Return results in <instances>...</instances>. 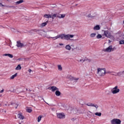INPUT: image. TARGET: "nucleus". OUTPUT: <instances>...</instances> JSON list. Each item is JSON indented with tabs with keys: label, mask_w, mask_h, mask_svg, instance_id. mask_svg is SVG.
<instances>
[{
	"label": "nucleus",
	"mask_w": 124,
	"mask_h": 124,
	"mask_svg": "<svg viewBox=\"0 0 124 124\" xmlns=\"http://www.w3.org/2000/svg\"><path fill=\"white\" fill-rule=\"evenodd\" d=\"M73 37H74V35H70L69 34H61L55 37H49V38H51L52 39H54V40L58 39V38L64 39L65 40H70V38H73Z\"/></svg>",
	"instance_id": "nucleus-1"
},
{
	"label": "nucleus",
	"mask_w": 124,
	"mask_h": 124,
	"mask_svg": "<svg viewBox=\"0 0 124 124\" xmlns=\"http://www.w3.org/2000/svg\"><path fill=\"white\" fill-rule=\"evenodd\" d=\"M102 31L104 32L103 35H104V36H106V37L108 38H110L111 40H115V37L114 36L112 35V33H111L110 31L108 30H103Z\"/></svg>",
	"instance_id": "nucleus-2"
},
{
	"label": "nucleus",
	"mask_w": 124,
	"mask_h": 124,
	"mask_svg": "<svg viewBox=\"0 0 124 124\" xmlns=\"http://www.w3.org/2000/svg\"><path fill=\"white\" fill-rule=\"evenodd\" d=\"M97 73L99 76H104L106 74V70L105 68H98Z\"/></svg>",
	"instance_id": "nucleus-3"
},
{
	"label": "nucleus",
	"mask_w": 124,
	"mask_h": 124,
	"mask_svg": "<svg viewBox=\"0 0 124 124\" xmlns=\"http://www.w3.org/2000/svg\"><path fill=\"white\" fill-rule=\"evenodd\" d=\"M111 124H122V121L119 119L114 118L111 120L110 121Z\"/></svg>",
	"instance_id": "nucleus-4"
},
{
	"label": "nucleus",
	"mask_w": 124,
	"mask_h": 124,
	"mask_svg": "<svg viewBox=\"0 0 124 124\" xmlns=\"http://www.w3.org/2000/svg\"><path fill=\"white\" fill-rule=\"evenodd\" d=\"M111 92L113 94H116L118 93H120V89H118V86H116L115 87L111 90Z\"/></svg>",
	"instance_id": "nucleus-5"
},
{
	"label": "nucleus",
	"mask_w": 124,
	"mask_h": 124,
	"mask_svg": "<svg viewBox=\"0 0 124 124\" xmlns=\"http://www.w3.org/2000/svg\"><path fill=\"white\" fill-rule=\"evenodd\" d=\"M114 50H116V48H112V46H110L107 48H105L103 49L104 52H108V53H110V52H112V51H114Z\"/></svg>",
	"instance_id": "nucleus-6"
},
{
	"label": "nucleus",
	"mask_w": 124,
	"mask_h": 124,
	"mask_svg": "<svg viewBox=\"0 0 124 124\" xmlns=\"http://www.w3.org/2000/svg\"><path fill=\"white\" fill-rule=\"evenodd\" d=\"M57 118H58V119H60L61 120L65 119V115L63 113H57Z\"/></svg>",
	"instance_id": "nucleus-7"
},
{
	"label": "nucleus",
	"mask_w": 124,
	"mask_h": 124,
	"mask_svg": "<svg viewBox=\"0 0 124 124\" xmlns=\"http://www.w3.org/2000/svg\"><path fill=\"white\" fill-rule=\"evenodd\" d=\"M68 79H69V80L70 81H74V82H77V81H78L79 80V78H74L71 76H68Z\"/></svg>",
	"instance_id": "nucleus-8"
},
{
	"label": "nucleus",
	"mask_w": 124,
	"mask_h": 124,
	"mask_svg": "<svg viewBox=\"0 0 124 124\" xmlns=\"http://www.w3.org/2000/svg\"><path fill=\"white\" fill-rule=\"evenodd\" d=\"M16 46L17 47L22 48V47H25L24 44L21 43V42H16Z\"/></svg>",
	"instance_id": "nucleus-9"
},
{
	"label": "nucleus",
	"mask_w": 124,
	"mask_h": 124,
	"mask_svg": "<svg viewBox=\"0 0 124 124\" xmlns=\"http://www.w3.org/2000/svg\"><path fill=\"white\" fill-rule=\"evenodd\" d=\"M86 105L87 106H90V107H95L96 108V109H97V108H98V106L97 105H95L93 103H89V104H87Z\"/></svg>",
	"instance_id": "nucleus-10"
},
{
	"label": "nucleus",
	"mask_w": 124,
	"mask_h": 124,
	"mask_svg": "<svg viewBox=\"0 0 124 124\" xmlns=\"http://www.w3.org/2000/svg\"><path fill=\"white\" fill-rule=\"evenodd\" d=\"M50 90H51L52 92H55L56 91L59 90V89L57 88L56 86H51L50 88Z\"/></svg>",
	"instance_id": "nucleus-11"
},
{
	"label": "nucleus",
	"mask_w": 124,
	"mask_h": 124,
	"mask_svg": "<svg viewBox=\"0 0 124 124\" xmlns=\"http://www.w3.org/2000/svg\"><path fill=\"white\" fill-rule=\"evenodd\" d=\"M17 116L18 118L20 120H24V119H25V116H24V115H22L21 114L19 113L17 115Z\"/></svg>",
	"instance_id": "nucleus-12"
},
{
	"label": "nucleus",
	"mask_w": 124,
	"mask_h": 124,
	"mask_svg": "<svg viewBox=\"0 0 124 124\" xmlns=\"http://www.w3.org/2000/svg\"><path fill=\"white\" fill-rule=\"evenodd\" d=\"M85 16L88 18H93V17H94V16L92 15V14H89L88 15L87 14H85Z\"/></svg>",
	"instance_id": "nucleus-13"
},
{
	"label": "nucleus",
	"mask_w": 124,
	"mask_h": 124,
	"mask_svg": "<svg viewBox=\"0 0 124 124\" xmlns=\"http://www.w3.org/2000/svg\"><path fill=\"white\" fill-rule=\"evenodd\" d=\"M71 113H73V114H77V113H78V109L77 108L73 109L71 110Z\"/></svg>",
	"instance_id": "nucleus-14"
},
{
	"label": "nucleus",
	"mask_w": 124,
	"mask_h": 124,
	"mask_svg": "<svg viewBox=\"0 0 124 124\" xmlns=\"http://www.w3.org/2000/svg\"><path fill=\"white\" fill-rule=\"evenodd\" d=\"M44 17L45 18H46L47 19H49L50 18H52V15H48V14H46L44 16Z\"/></svg>",
	"instance_id": "nucleus-15"
},
{
	"label": "nucleus",
	"mask_w": 124,
	"mask_h": 124,
	"mask_svg": "<svg viewBox=\"0 0 124 124\" xmlns=\"http://www.w3.org/2000/svg\"><path fill=\"white\" fill-rule=\"evenodd\" d=\"M65 48L66 50H67L68 51H70L71 50V46H70V45H67L65 46Z\"/></svg>",
	"instance_id": "nucleus-16"
},
{
	"label": "nucleus",
	"mask_w": 124,
	"mask_h": 124,
	"mask_svg": "<svg viewBox=\"0 0 124 124\" xmlns=\"http://www.w3.org/2000/svg\"><path fill=\"white\" fill-rule=\"evenodd\" d=\"M93 30L94 31H98L100 30V27H99V25H96V26L94 27Z\"/></svg>",
	"instance_id": "nucleus-17"
},
{
	"label": "nucleus",
	"mask_w": 124,
	"mask_h": 124,
	"mask_svg": "<svg viewBox=\"0 0 124 124\" xmlns=\"http://www.w3.org/2000/svg\"><path fill=\"white\" fill-rule=\"evenodd\" d=\"M56 17L59 18V15L58 14H54L52 16L51 15L52 19H54V18H56Z\"/></svg>",
	"instance_id": "nucleus-18"
},
{
	"label": "nucleus",
	"mask_w": 124,
	"mask_h": 124,
	"mask_svg": "<svg viewBox=\"0 0 124 124\" xmlns=\"http://www.w3.org/2000/svg\"><path fill=\"white\" fill-rule=\"evenodd\" d=\"M65 17V14H61L60 16H58L59 19H63Z\"/></svg>",
	"instance_id": "nucleus-19"
},
{
	"label": "nucleus",
	"mask_w": 124,
	"mask_h": 124,
	"mask_svg": "<svg viewBox=\"0 0 124 124\" xmlns=\"http://www.w3.org/2000/svg\"><path fill=\"white\" fill-rule=\"evenodd\" d=\"M124 75V71L117 73V76H123Z\"/></svg>",
	"instance_id": "nucleus-20"
},
{
	"label": "nucleus",
	"mask_w": 124,
	"mask_h": 124,
	"mask_svg": "<svg viewBox=\"0 0 124 124\" xmlns=\"http://www.w3.org/2000/svg\"><path fill=\"white\" fill-rule=\"evenodd\" d=\"M55 94L56 96H60V95H61V92H60L59 90H56L55 92Z\"/></svg>",
	"instance_id": "nucleus-21"
},
{
	"label": "nucleus",
	"mask_w": 124,
	"mask_h": 124,
	"mask_svg": "<svg viewBox=\"0 0 124 124\" xmlns=\"http://www.w3.org/2000/svg\"><path fill=\"white\" fill-rule=\"evenodd\" d=\"M22 67H21L20 64H18L16 68V70H21Z\"/></svg>",
	"instance_id": "nucleus-22"
},
{
	"label": "nucleus",
	"mask_w": 124,
	"mask_h": 124,
	"mask_svg": "<svg viewBox=\"0 0 124 124\" xmlns=\"http://www.w3.org/2000/svg\"><path fill=\"white\" fill-rule=\"evenodd\" d=\"M17 74L16 73L15 75L11 76L10 79H11V80H12V79H14V78H15V77H17Z\"/></svg>",
	"instance_id": "nucleus-23"
},
{
	"label": "nucleus",
	"mask_w": 124,
	"mask_h": 124,
	"mask_svg": "<svg viewBox=\"0 0 124 124\" xmlns=\"http://www.w3.org/2000/svg\"><path fill=\"white\" fill-rule=\"evenodd\" d=\"M47 24H48V21H46V22L43 23L41 24L42 28H44V27H45V26H46Z\"/></svg>",
	"instance_id": "nucleus-24"
},
{
	"label": "nucleus",
	"mask_w": 124,
	"mask_h": 124,
	"mask_svg": "<svg viewBox=\"0 0 124 124\" xmlns=\"http://www.w3.org/2000/svg\"><path fill=\"white\" fill-rule=\"evenodd\" d=\"M95 35H96V33H92L90 35V37H95Z\"/></svg>",
	"instance_id": "nucleus-25"
},
{
	"label": "nucleus",
	"mask_w": 124,
	"mask_h": 124,
	"mask_svg": "<svg viewBox=\"0 0 124 124\" xmlns=\"http://www.w3.org/2000/svg\"><path fill=\"white\" fill-rule=\"evenodd\" d=\"M42 117H43L42 115H40L38 117V120H37L38 123H39V122L41 121V119L42 118Z\"/></svg>",
	"instance_id": "nucleus-26"
},
{
	"label": "nucleus",
	"mask_w": 124,
	"mask_h": 124,
	"mask_svg": "<svg viewBox=\"0 0 124 124\" xmlns=\"http://www.w3.org/2000/svg\"><path fill=\"white\" fill-rule=\"evenodd\" d=\"M23 2H24V0L17 1V2H16V5L20 4V3H22Z\"/></svg>",
	"instance_id": "nucleus-27"
},
{
	"label": "nucleus",
	"mask_w": 124,
	"mask_h": 124,
	"mask_svg": "<svg viewBox=\"0 0 124 124\" xmlns=\"http://www.w3.org/2000/svg\"><path fill=\"white\" fill-rule=\"evenodd\" d=\"M95 116H98V117H101V112H96L95 113Z\"/></svg>",
	"instance_id": "nucleus-28"
},
{
	"label": "nucleus",
	"mask_w": 124,
	"mask_h": 124,
	"mask_svg": "<svg viewBox=\"0 0 124 124\" xmlns=\"http://www.w3.org/2000/svg\"><path fill=\"white\" fill-rule=\"evenodd\" d=\"M58 70H60V71H62V65H58Z\"/></svg>",
	"instance_id": "nucleus-29"
},
{
	"label": "nucleus",
	"mask_w": 124,
	"mask_h": 124,
	"mask_svg": "<svg viewBox=\"0 0 124 124\" xmlns=\"http://www.w3.org/2000/svg\"><path fill=\"white\" fill-rule=\"evenodd\" d=\"M102 37V36L101 35V34H98L97 36H96V38H97V39H99L100 38H101Z\"/></svg>",
	"instance_id": "nucleus-30"
},
{
	"label": "nucleus",
	"mask_w": 124,
	"mask_h": 124,
	"mask_svg": "<svg viewBox=\"0 0 124 124\" xmlns=\"http://www.w3.org/2000/svg\"><path fill=\"white\" fill-rule=\"evenodd\" d=\"M27 112H28V113H31V112H32V109H31V108H27L26 109Z\"/></svg>",
	"instance_id": "nucleus-31"
},
{
	"label": "nucleus",
	"mask_w": 124,
	"mask_h": 124,
	"mask_svg": "<svg viewBox=\"0 0 124 124\" xmlns=\"http://www.w3.org/2000/svg\"><path fill=\"white\" fill-rule=\"evenodd\" d=\"M111 75H114V76H118V73L115 72H112Z\"/></svg>",
	"instance_id": "nucleus-32"
},
{
	"label": "nucleus",
	"mask_w": 124,
	"mask_h": 124,
	"mask_svg": "<svg viewBox=\"0 0 124 124\" xmlns=\"http://www.w3.org/2000/svg\"><path fill=\"white\" fill-rule=\"evenodd\" d=\"M33 31H36V30H31L29 32L30 34H32V33H33Z\"/></svg>",
	"instance_id": "nucleus-33"
},
{
	"label": "nucleus",
	"mask_w": 124,
	"mask_h": 124,
	"mask_svg": "<svg viewBox=\"0 0 124 124\" xmlns=\"http://www.w3.org/2000/svg\"><path fill=\"white\" fill-rule=\"evenodd\" d=\"M119 44H120V45L124 44V40H121L119 41Z\"/></svg>",
	"instance_id": "nucleus-34"
},
{
	"label": "nucleus",
	"mask_w": 124,
	"mask_h": 124,
	"mask_svg": "<svg viewBox=\"0 0 124 124\" xmlns=\"http://www.w3.org/2000/svg\"><path fill=\"white\" fill-rule=\"evenodd\" d=\"M8 57H9V58H11V59H12V58H13V55L8 53Z\"/></svg>",
	"instance_id": "nucleus-35"
},
{
	"label": "nucleus",
	"mask_w": 124,
	"mask_h": 124,
	"mask_svg": "<svg viewBox=\"0 0 124 124\" xmlns=\"http://www.w3.org/2000/svg\"><path fill=\"white\" fill-rule=\"evenodd\" d=\"M112 72L111 71H108L107 72V73H108V74H110V75H112Z\"/></svg>",
	"instance_id": "nucleus-36"
},
{
	"label": "nucleus",
	"mask_w": 124,
	"mask_h": 124,
	"mask_svg": "<svg viewBox=\"0 0 124 124\" xmlns=\"http://www.w3.org/2000/svg\"><path fill=\"white\" fill-rule=\"evenodd\" d=\"M3 56H4L5 57H8V54H3Z\"/></svg>",
	"instance_id": "nucleus-37"
},
{
	"label": "nucleus",
	"mask_w": 124,
	"mask_h": 124,
	"mask_svg": "<svg viewBox=\"0 0 124 124\" xmlns=\"http://www.w3.org/2000/svg\"><path fill=\"white\" fill-rule=\"evenodd\" d=\"M28 71H29V73H31V71H32L31 70V69H29Z\"/></svg>",
	"instance_id": "nucleus-38"
},
{
	"label": "nucleus",
	"mask_w": 124,
	"mask_h": 124,
	"mask_svg": "<svg viewBox=\"0 0 124 124\" xmlns=\"http://www.w3.org/2000/svg\"><path fill=\"white\" fill-rule=\"evenodd\" d=\"M11 31H15V29H14V28H12L11 29Z\"/></svg>",
	"instance_id": "nucleus-39"
},
{
	"label": "nucleus",
	"mask_w": 124,
	"mask_h": 124,
	"mask_svg": "<svg viewBox=\"0 0 124 124\" xmlns=\"http://www.w3.org/2000/svg\"><path fill=\"white\" fill-rule=\"evenodd\" d=\"M59 45L60 46H63V44H62V43H59Z\"/></svg>",
	"instance_id": "nucleus-40"
},
{
	"label": "nucleus",
	"mask_w": 124,
	"mask_h": 124,
	"mask_svg": "<svg viewBox=\"0 0 124 124\" xmlns=\"http://www.w3.org/2000/svg\"><path fill=\"white\" fill-rule=\"evenodd\" d=\"M0 93H3V90H1L0 91Z\"/></svg>",
	"instance_id": "nucleus-41"
},
{
	"label": "nucleus",
	"mask_w": 124,
	"mask_h": 124,
	"mask_svg": "<svg viewBox=\"0 0 124 124\" xmlns=\"http://www.w3.org/2000/svg\"><path fill=\"white\" fill-rule=\"evenodd\" d=\"M0 6H3V5H2V4H1V3H0Z\"/></svg>",
	"instance_id": "nucleus-42"
},
{
	"label": "nucleus",
	"mask_w": 124,
	"mask_h": 124,
	"mask_svg": "<svg viewBox=\"0 0 124 124\" xmlns=\"http://www.w3.org/2000/svg\"><path fill=\"white\" fill-rule=\"evenodd\" d=\"M10 41V47H11V44H12V43L11 42V41Z\"/></svg>",
	"instance_id": "nucleus-43"
},
{
	"label": "nucleus",
	"mask_w": 124,
	"mask_h": 124,
	"mask_svg": "<svg viewBox=\"0 0 124 124\" xmlns=\"http://www.w3.org/2000/svg\"><path fill=\"white\" fill-rule=\"evenodd\" d=\"M82 61H83V59H80L79 60V62H82Z\"/></svg>",
	"instance_id": "nucleus-44"
},
{
	"label": "nucleus",
	"mask_w": 124,
	"mask_h": 124,
	"mask_svg": "<svg viewBox=\"0 0 124 124\" xmlns=\"http://www.w3.org/2000/svg\"><path fill=\"white\" fill-rule=\"evenodd\" d=\"M12 93H15V90H13V91H12Z\"/></svg>",
	"instance_id": "nucleus-45"
},
{
	"label": "nucleus",
	"mask_w": 124,
	"mask_h": 124,
	"mask_svg": "<svg viewBox=\"0 0 124 124\" xmlns=\"http://www.w3.org/2000/svg\"><path fill=\"white\" fill-rule=\"evenodd\" d=\"M109 43H111V41L110 40H108Z\"/></svg>",
	"instance_id": "nucleus-46"
},
{
	"label": "nucleus",
	"mask_w": 124,
	"mask_h": 124,
	"mask_svg": "<svg viewBox=\"0 0 124 124\" xmlns=\"http://www.w3.org/2000/svg\"><path fill=\"white\" fill-rule=\"evenodd\" d=\"M5 106H7V104H5Z\"/></svg>",
	"instance_id": "nucleus-47"
},
{
	"label": "nucleus",
	"mask_w": 124,
	"mask_h": 124,
	"mask_svg": "<svg viewBox=\"0 0 124 124\" xmlns=\"http://www.w3.org/2000/svg\"><path fill=\"white\" fill-rule=\"evenodd\" d=\"M45 68H47V67H46V66H45Z\"/></svg>",
	"instance_id": "nucleus-48"
},
{
	"label": "nucleus",
	"mask_w": 124,
	"mask_h": 124,
	"mask_svg": "<svg viewBox=\"0 0 124 124\" xmlns=\"http://www.w3.org/2000/svg\"><path fill=\"white\" fill-rule=\"evenodd\" d=\"M16 109H17V107H16Z\"/></svg>",
	"instance_id": "nucleus-49"
},
{
	"label": "nucleus",
	"mask_w": 124,
	"mask_h": 124,
	"mask_svg": "<svg viewBox=\"0 0 124 124\" xmlns=\"http://www.w3.org/2000/svg\"><path fill=\"white\" fill-rule=\"evenodd\" d=\"M123 39H124V37H123Z\"/></svg>",
	"instance_id": "nucleus-50"
},
{
	"label": "nucleus",
	"mask_w": 124,
	"mask_h": 124,
	"mask_svg": "<svg viewBox=\"0 0 124 124\" xmlns=\"http://www.w3.org/2000/svg\"><path fill=\"white\" fill-rule=\"evenodd\" d=\"M5 113H6V111H4Z\"/></svg>",
	"instance_id": "nucleus-51"
},
{
	"label": "nucleus",
	"mask_w": 124,
	"mask_h": 124,
	"mask_svg": "<svg viewBox=\"0 0 124 124\" xmlns=\"http://www.w3.org/2000/svg\"><path fill=\"white\" fill-rule=\"evenodd\" d=\"M12 104H13L12 103V104H11V105H12Z\"/></svg>",
	"instance_id": "nucleus-52"
},
{
	"label": "nucleus",
	"mask_w": 124,
	"mask_h": 124,
	"mask_svg": "<svg viewBox=\"0 0 124 124\" xmlns=\"http://www.w3.org/2000/svg\"><path fill=\"white\" fill-rule=\"evenodd\" d=\"M19 124H21V123H19Z\"/></svg>",
	"instance_id": "nucleus-53"
}]
</instances>
